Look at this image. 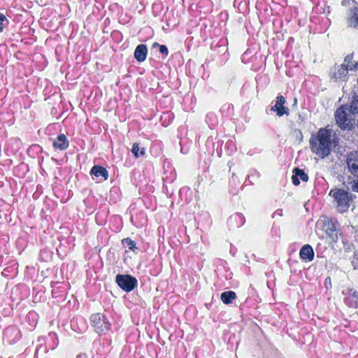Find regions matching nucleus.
Masks as SVG:
<instances>
[{
    "label": "nucleus",
    "instance_id": "obj_1",
    "mask_svg": "<svg viewBox=\"0 0 358 358\" xmlns=\"http://www.w3.org/2000/svg\"><path fill=\"white\" fill-rule=\"evenodd\" d=\"M332 147L333 141L330 129L322 128L310 139L311 151L321 158L327 157L330 154Z\"/></svg>",
    "mask_w": 358,
    "mask_h": 358
},
{
    "label": "nucleus",
    "instance_id": "obj_2",
    "mask_svg": "<svg viewBox=\"0 0 358 358\" xmlns=\"http://www.w3.org/2000/svg\"><path fill=\"white\" fill-rule=\"evenodd\" d=\"M352 115L348 105L341 106L334 113L336 124L343 130H350L352 127Z\"/></svg>",
    "mask_w": 358,
    "mask_h": 358
},
{
    "label": "nucleus",
    "instance_id": "obj_3",
    "mask_svg": "<svg viewBox=\"0 0 358 358\" xmlns=\"http://www.w3.org/2000/svg\"><path fill=\"white\" fill-rule=\"evenodd\" d=\"M329 195L334 199L339 212H345L349 208L352 197L348 192L343 189H336L331 190Z\"/></svg>",
    "mask_w": 358,
    "mask_h": 358
},
{
    "label": "nucleus",
    "instance_id": "obj_4",
    "mask_svg": "<svg viewBox=\"0 0 358 358\" xmlns=\"http://www.w3.org/2000/svg\"><path fill=\"white\" fill-rule=\"evenodd\" d=\"M90 320L95 331L99 334L105 333L110 329V324L103 314H94L91 316Z\"/></svg>",
    "mask_w": 358,
    "mask_h": 358
},
{
    "label": "nucleus",
    "instance_id": "obj_5",
    "mask_svg": "<svg viewBox=\"0 0 358 358\" xmlns=\"http://www.w3.org/2000/svg\"><path fill=\"white\" fill-rule=\"evenodd\" d=\"M116 282L125 292H131L137 285V280L129 275H120L116 276Z\"/></svg>",
    "mask_w": 358,
    "mask_h": 358
},
{
    "label": "nucleus",
    "instance_id": "obj_6",
    "mask_svg": "<svg viewBox=\"0 0 358 358\" xmlns=\"http://www.w3.org/2000/svg\"><path fill=\"white\" fill-rule=\"evenodd\" d=\"M346 162L349 171L357 176L358 174V151H352L347 155Z\"/></svg>",
    "mask_w": 358,
    "mask_h": 358
},
{
    "label": "nucleus",
    "instance_id": "obj_7",
    "mask_svg": "<svg viewBox=\"0 0 358 358\" xmlns=\"http://www.w3.org/2000/svg\"><path fill=\"white\" fill-rule=\"evenodd\" d=\"M285 99L282 95H278L276 97L275 105L271 106V110L275 112L277 115L281 117L284 115H288L289 109L285 106Z\"/></svg>",
    "mask_w": 358,
    "mask_h": 358
},
{
    "label": "nucleus",
    "instance_id": "obj_8",
    "mask_svg": "<svg viewBox=\"0 0 358 358\" xmlns=\"http://www.w3.org/2000/svg\"><path fill=\"white\" fill-rule=\"evenodd\" d=\"M300 257L304 261H312L314 258V251L310 245H303L299 252Z\"/></svg>",
    "mask_w": 358,
    "mask_h": 358
},
{
    "label": "nucleus",
    "instance_id": "obj_9",
    "mask_svg": "<svg viewBox=\"0 0 358 358\" xmlns=\"http://www.w3.org/2000/svg\"><path fill=\"white\" fill-rule=\"evenodd\" d=\"M90 173L97 178L101 177L100 180H106L108 177V171L99 165L94 166L90 171Z\"/></svg>",
    "mask_w": 358,
    "mask_h": 358
},
{
    "label": "nucleus",
    "instance_id": "obj_10",
    "mask_svg": "<svg viewBox=\"0 0 358 358\" xmlns=\"http://www.w3.org/2000/svg\"><path fill=\"white\" fill-rule=\"evenodd\" d=\"M148 53V49L145 45L141 44L138 45L134 51V57L135 59L139 62H142L145 60L146 56Z\"/></svg>",
    "mask_w": 358,
    "mask_h": 358
},
{
    "label": "nucleus",
    "instance_id": "obj_11",
    "mask_svg": "<svg viewBox=\"0 0 358 358\" xmlns=\"http://www.w3.org/2000/svg\"><path fill=\"white\" fill-rule=\"evenodd\" d=\"M294 175L292 177L294 185H298L300 183L299 178L304 182L308 181V175L301 169L298 168L294 169Z\"/></svg>",
    "mask_w": 358,
    "mask_h": 358
},
{
    "label": "nucleus",
    "instance_id": "obj_12",
    "mask_svg": "<svg viewBox=\"0 0 358 358\" xmlns=\"http://www.w3.org/2000/svg\"><path fill=\"white\" fill-rule=\"evenodd\" d=\"M69 146V141L64 134H60L57 136V139L53 143V147L55 148L64 150Z\"/></svg>",
    "mask_w": 358,
    "mask_h": 358
},
{
    "label": "nucleus",
    "instance_id": "obj_13",
    "mask_svg": "<svg viewBox=\"0 0 358 358\" xmlns=\"http://www.w3.org/2000/svg\"><path fill=\"white\" fill-rule=\"evenodd\" d=\"M348 24L350 27H358V7L351 10L350 16L348 18Z\"/></svg>",
    "mask_w": 358,
    "mask_h": 358
},
{
    "label": "nucleus",
    "instance_id": "obj_14",
    "mask_svg": "<svg viewBox=\"0 0 358 358\" xmlns=\"http://www.w3.org/2000/svg\"><path fill=\"white\" fill-rule=\"evenodd\" d=\"M348 72V71L343 67V65H341L337 67L336 71L332 74L331 78L334 79L336 81L338 80H343L347 76Z\"/></svg>",
    "mask_w": 358,
    "mask_h": 358
},
{
    "label": "nucleus",
    "instance_id": "obj_15",
    "mask_svg": "<svg viewBox=\"0 0 358 358\" xmlns=\"http://www.w3.org/2000/svg\"><path fill=\"white\" fill-rule=\"evenodd\" d=\"M324 230L329 236H333L334 235V232L336 230V225L333 223V222L328 218H325L324 220Z\"/></svg>",
    "mask_w": 358,
    "mask_h": 358
},
{
    "label": "nucleus",
    "instance_id": "obj_16",
    "mask_svg": "<svg viewBox=\"0 0 358 358\" xmlns=\"http://www.w3.org/2000/svg\"><path fill=\"white\" fill-rule=\"evenodd\" d=\"M352 55H348L345 57L343 63L341 64L343 67H345L348 71L354 70L358 69V62L353 63L352 62Z\"/></svg>",
    "mask_w": 358,
    "mask_h": 358
},
{
    "label": "nucleus",
    "instance_id": "obj_17",
    "mask_svg": "<svg viewBox=\"0 0 358 358\" xmlns=\"http://www.w3.org/2000/svg\"><path fill=\"white\" fill-rule=\"evenodd\" d=\"M352 55H348L345 57L343 63L341 64L343 67H345L348 71L354 70L358 69V62L353 63L352 62Z\"/></svg>",
    "mask_w": 358,
    "mask_h": 358
},
{
    "label": "nucleus",
    "instance_id": "obj_18",
    "mask_svg": "<svg viewBox=\"0 0 358 358\" xmlns=\"http://www.w3.org/2000/svg\"><path fill=\"white\" fill-rule=\"evenodd\" d=\"M236 298V293L233 291H227L221 294L220 299L225 304H229Z\"/></svg>",
    "mask_w": 358,
    "mask_h": 358
},
{
    "label": "nucleus",
    "instance_id": "obj_19",
    "mask_svg": "<svg viewBox=\"0 0 358 358\" xmlns=\"http://www.w3.org/2000/svg\"><path fill=\"white\" fill-rule=\"evenodd\" d=\"M350 113L352 115L358 114V94L353 97L350 106H348Z\"/></svg>",
    "mask_w": 358,
    "mask_h": 358
},
{
    "label": "nucleus",
    "instance_id": "obj_20",
    "mask_svg": "<svg viewBox=\"0 0 358 358\" xmlns=\"http://www.w3.org/2000/svg\"><path fill=\"white\" fill-rule=\"evenodd\" d=\"M131 152L136 157H138L140 155L143 156L145 155V148H142L140 150L138 143H134L131 149Z\"/></svg>",
    "mask_w": 358,
    "mask_h": 358
},
{
    "label": "nucleus",
    "instance_id": "obj_21",
    "mask_svg": "<svg viewBox=\"0 0 358 358\" xmlns=\"http://www.w3.org/2000/svg\"><path fill=\"white\" fill-rule=\"evenodd\" d=\"M122 244L127 247L129 248V250L132 251H135V250H137V248L136 247V243L134 241H133L131 239L127 238H124L122 241Z\"/></svg>",
    "mask_w": 358,
    "mask_h": 358
},
{
    "label": "nucleus",
    "instance_id": "obj_22",
    "mask_svg": "<svg viewBox=\"0 0 358 358\" xmlns=\"http://www.w3.org/2000/svg\"><path fill=\"white\" fill-rule=\"evenodd\" d=\"M8 24V20L6 16L0 13V31H2Z\"/></svg>",
    "mask_w": 358,
    "mask_h": 358
},
{
    "label": "nucleus",
    "instance_id": "obj_23",
    "mask_svg": "<svg viewBox=\"0 0 358 358\" xmlns=\"http://www.w3.org/2000/svg\"><path fill=\"white\" fill-rule=\"evenodd\" d=\"M293 135L295 136L296 140L298 141L299 143L302 142L303 134L300 130H299V129L294 130Z\"/></svg>",
    "mask_w": 358,
    "mask_h": 358
},
{
    "label": "nucleus",
    "instance_id": "obj_24",
    "mask_svg": "<svg viewBox=\"0 0 358 358\" xmlns=\"http://www.w3.org/2000/svg\"><path fill=\"white\" fill-rule=\"evenodd\" d=\"M348 185H350L348 187L353 192H358V180H352L348 182Z\"/></svg>",
    "mask_w": 358,
    "mask_h": 358
},
{
    "label": "nucleus",
    "instance_id": "obj_25",
    "mask_svg": "<svg viewBox=\"0 0 358 358\" xmlns=\"http://www.w3.org/2000/svg\"><path fill=\"white\" fill-rule=\"evenodd\" d=\"M159 50L160 53H162L164 56H167L169 54L168 48L164 45H162L161 46H159Z\"/></svg>",
    "mask_w": 358,
    "mask_h": 358
},
{
    "label": "nucleus",
    "instance_id": "obj_26",
    "mask_svg": "<svg viewBox=\"0 0 358 358\" xmlns=\"http://www.w3.org/2000/svg\"><path fill=\"white\" fill-rule=\"evenodd\" d=\"M76 358H87V356L85 354H80L76 357Z\"/></svg>",
    "mask_w": 358,
    "mask_h": 358
},
{
    "label": "nucleus",
    "instance_id": "obj_27",
    "mask_svg": "<svg viewBox=\"0 0 358 358\" xmlns=\"http://www.w3.org/2000/svg\"><path fill=\"white\" fill-rule=\"evenodd\" d=\"M162 45H159L158 43H154L153 45H152V48H159V46H161Z\"/></svg>",
    "mask_w": 358,
    "mask_h": 358
},
{
    "label": "nucleus",
    "instance_id": "obj_28",
    "mask_svg": "<svg viewBox=\"0 0 358 358\" xmlns=\"http://www.w3.org/2000/svg\"><path fill=\"white\" fill-rule=\"evenodd\" d=\"M352 296L357 299L358 300V294L357 292H354L353 294H352Z\"/></svg>",
    "mask_w": 358,
    "mask_h": 358
},
{
    "label": "nucleus",
    "instance_id": "obj_29",
    "mask_svg": "<svg viewBox=\"0 0 358 358\" xmlns=\"http://www.w3.org/2000/svg\"><path fill=\"white\" fill-rule=\"evenodd\" d=\"M357 177H358V173H357Z\"/></svg>",
    "mask_w": 358,
    "mask_h": 358
}]
</instances>
